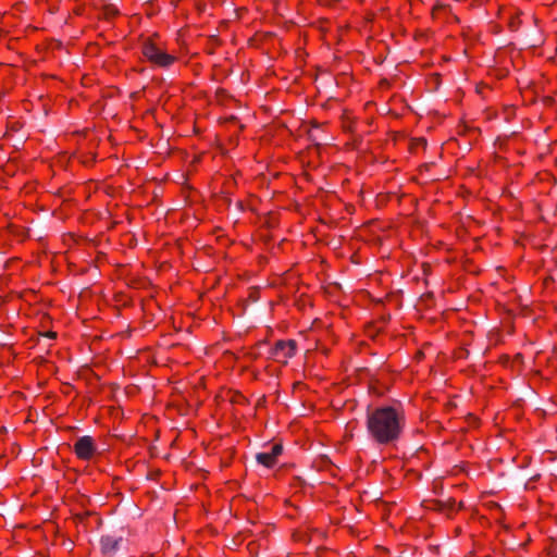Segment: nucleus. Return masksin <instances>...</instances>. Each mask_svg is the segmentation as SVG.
I'll return each instance as SVG.
<instances>
[{"label": "nucleus", "instance_id": "1", "mask_svg": "<svg viewBox=\"0 0 557 557\" xmlns=\"http://www.w3.org/2000/svg\"><path fill=\"white\" fill-rule=\"evenodd\" d=\"M406 424L405 412L400 407L382 406L368 413L367 429L377 444H389L401 434Z\"/></svg>", "mask_w": 557, "mask_h": 557}, {"label": "nucleus", "instance_id": "2", "mask_svg": "<svg viewBox=\"0 0 557 557\" xmlns=\"http://www.w3.org/2000/svg\"><path fill=\"white\" fill-rule=\"evenodd\" d=\"M143 54L152 64L160 67H168L172 65L176 58L173 54L166 53L157 44L148 40L143 46Z\"/></svg>", "mask_w": 557, "mask_h": 557}, {"label": "nucleus", "instance_id": "3", "mask_svg": "<svg viewBox=\"0 0 557 557\" xmlns=\"http://www.w3.org/2000/svg\"><path fill=\"white\" fill-rule=\"evenodd\" d=\"M296 342L293 339L278 341L273 347L271 356L275 361L286 363L296 354Z\"/></svg>", "mask_w": 557, "mask_h": 557}, {"label": "nucleus", "instance_id": "4", "mask_svg": "<svg viewBox=\"0 0 557 557\" xmlns=\"http://www.w3.org/2000/svg\"><path fill=\"white\" fill-rule=\"evenodd\" d=\"M96 451L97 447L91 436H82L74 444V453L81 460H90Z\"/></svg>", "mask_w": 557, "mask_h": 557}, {"label": "nucleus", "instance_id": "5", "mask_svg": "<svg viewBox=\"0 0 557 557\" xmlns=\"http://www.w3.org/2000/svg\"><path fill=\"white\" fill-rule=\"evenodd\" d=\"M283 453V446L281 444H273L270 450L257 454V461L267 468L273 467L277 462V458Z\"/></svg>", "mask_w": 557, "mask_h": 557}, {"label": "nucleus", "instance_id": "6", "mask_svg": "<svg viewBox=\"0 0 557 557\" xmlns=\"http://www.w3.org/2000/svg\"><path fill=\"white\" fill-rule=\"evenodd\" d=\"M119 541L112 536L101 539V547L104 553H111L116 549Z\"/></svg>", "mask_w": 557, "mask_h": 557}, {"label": "nucleus", "instance_id": "7", "mask_svg": "<svg viewBox=\"0 0 557 557\" xmlns=\"http://www.w3.org/2000/svg\"><path fill=\"white\" fill-rule=\"evenodd\" d=\"M440 9H441V7L435 5V7L433 8V15H435V14H436V12H437V10H440Z\"/></svg>", "mask_w": 557, "mask_h": 557}]
</instances>
